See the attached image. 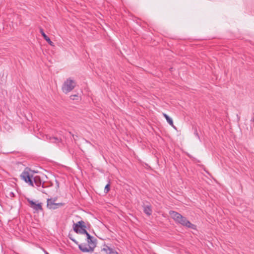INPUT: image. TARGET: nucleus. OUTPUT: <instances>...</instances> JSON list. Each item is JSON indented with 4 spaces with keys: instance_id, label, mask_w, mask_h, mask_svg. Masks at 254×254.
<instances>
[{
    "instance_id": "14",
    "label": "nucleus",
    "mask_w": 254,
    "mask_h": 254,
    "mask_svg": "<svg viewBox=\"0 0 254 254\" xmlns=\"http://www.w3.org/2000/svg\"><path fill=\"white\" fill-rule=\"evenodd\" d=\"M110 184H108L105 187L104 192L107 193L110 190Z\"/></svg>"
},
{
    "instance_id": "12",
    "label": "nucleus",
    "mask_w": 254,
    "mask_h": 254,
    "mask_svg": "<svg viewBox=\"0 0 254 254\" xmlns=\"http://www.w3.org/2000/svg\"><path fill=\"white\" fill-rule=\"evenodd\" d=\"M144 212L145 214H146L148 215H151V214L152 213V210L151 209L150 206L149 205L144 206Z\"/></svg>"
},
{
    "instance_id": "3",
    "label": "nucleus",
    "mask_w": 254,
    "mask_h": 254,
    "mask_svg": "<svg viewBox=\"0 0 254 254\" xmlns=\"http://www.w3.org/2000/svg\"><path fill=\"white\" fill-rule=\"evenodd\" d=\"M86 228V226H85V222L82 220L73 224V229L77 234H86L88 233L85 229Z\"/></svg>"
},
{
    "instance_id": "4",
    "label": "nucleus",
    "mask_w": 254,
    "mask_h": 254,
    "mask_svg": "<svg viewBox=\"0 0 254 254\" xmlns=\"http://www.w3.org/2000/svg\"><path fill=\"white\" fill-rule=\"evenodd\" d=\"M76 86V82L70 78L66 79L63 84L62 87L63 91L65 93H67L72 91Z\"/></svg>"
},
{
    "instance_id": "5",
    "label": "nucleus",
    "mask_w": 254,
    "mask_h": 254,
    "mask_svg": "<svg viewBox=\"0 0 254 254\" xmlns=\"http://www.w3.org/2000/svg\"><path fill=\"white\" fill-rule=\"evenodd\" d=\"M28 203H29L30 206L34 210L37 211H42L43 208L42 204V203L38 202V201H34L29 199H27Z\"/></svg>"
},
{
    "instance_id": "19",
    "label": "nucleus",
    "mask_w": 254,
    "mask_h": 254,
    "mask_svg": "<svg viewBox=\"0 0 254 254\" xmlns=\"http://www.w3.org/2000/svg\"><path fill=\"white\" fill-rule=\"evenodd\" d=\"M50 199H52L53 200V202H55L57 200V198L55 197V198H50Z\"/></svg>"
},
{
    "instance_id": "15",
    "label": "nucleus",
    "mask_w": 254,
    "mask_h": 254,
    "mask_svg": "<svg viewBox=\"0 0 254 254\" xmlns=\"http://www.w3.org/2000/svg\"><path fill=\"white\" fill-rule=\"evenodd\" d=\"M69 239L72 241L74 243H75L76 244H78V242L74 239H73L72 237H71V235H69L68 236Z\"/></svg>"
},
{
    "instance_id": "11",
    "label": "nucleus",
    "mask_w": 254,
    "mask_h": 254,
    "mask_svg": "<svg viewBox=\"0 0 254 254\" xmlns=\"http://www.w3.org/2000/svg\"><path fill=\"white\" fill-rule=\"evenodd\" d=\"M163 115L165 118L166 121L169 124V125H171L172 127H175V126L173 125V122L172 119L165 113H163Z\"/></svg>"
},
{
    "instance_id": "9",
    "label": "nucleus",
    "mask_w": 254,
    "mask_h": 254,
    "mask_svg": "<svg viewBox=\"0 0 254 254\" xmlns=\"http://www.w3.org/2000/svg\"><path fill=\"white\" fill-rule=\"evenodd\" d=\"M40 32L41 34V35L43 36L44 39L51 45V46H54L53 42H52V41L50 40V39L46 35V34L44 33V30L43 29L41 28L40 29Z\"/></svg>"
},
{
    "instance_id": "16",
    "label": "nucleus",
    "mask_w": 254,
    "mask_h": 254,
    "mask_svg": "<svg viewBox=\"0 0 254 254\" xmlns=\"http://www.w3.org/2000/svg\"><path fill=\"white\" fill-rule=\"evenodd\" d=\"M8 195L10 197H13L14 196V193L13 192H10Z\"/></svg>"
},
{
    "instance_id": "8",
    "label": "nucleus",
    "mask_w": 254,
    "mask_h": 254,
    "mask_svg": "<svg viewBox=\"0 0 254 254\" xmlns=\"http://www.w3.org/2000/svg\"><path fill=\"white\" fill-rule=\"evenodd\" d=\"M78 248L80 250V251H81L82 252H84V253H87V252L92 253L94 251L93 245H92L91 247H90L88 245H86L80 244V245H78Z\"/></svg>"
},
{
    "instance_id": "7",
    "label": "nucleus",
    "mask_w": 254,
    "mask_h": 254,
    "mask_svg": "<svg viewBox=\"0 0 254 254\" xmlns=\"http://www.w3.org/2000/svg\"><path fill=\"white\" fill-rule=\"evenodd\" d=\"M101 254H118L113 249L104 245L101 250Z\"/></svg>"
},
{
    "instance_id": "10",
    "label": "nucleus",
    "mask_w": 254,
    "mask_h": 254,
    "mask_svg": "<svg viewBox=\"0 0 254 254\" xmlns=\"http://www.w3.org/2000/svg\"><path fill=\"white\" fill-rule=\"evenodd\" d=\"M87 242L88 243V245L90 247H91L92 245L93 246V250H94V248L96 246V240L95 239H94V238L92 236L91 239L87 240Z\"/></svg>"
},
{
    "instance_id": "17",
    "label": "nucleus",
    "mask_w": 254,
    "mask_h": 254,
    "mask_svg": "<svg viewBox=\"0 0 254 254\" xmlns=\"http://www.w3.org/2000/svg\"><path fill=\"white\" fill-rule=\"evenodd\" d=\"M86 236H87V240L88 239H90L91 238V236H90V235L88 233L86 234Z\"/></svg>"
},
{
    "instance_id": "6",
    "label": "nucleus",
    "mask_w": 254,
    "mask_h": 254,
    "mask_svg": "<svg viewBox=\"0 0 254 254\" xmlns=\"http://www.w3.org/2000/svg\"><path fill=\"white\" fill-rule=\"evenodd\" d=\"M63 203H56L53 202V200L50 199H47V207L50 209H56L60 207L63 206Z\"/></svg>"
},
{
    "instance_id": "18",
    "label": "nucleus",
    "mask_w": 254,
    "mask_h": 254,
    "mask_svg": "<svg viewBox=\"0 0 254 254\" xmlns=\"http://www.w3.org/2000/svg\"><path fill=\"white\" fill-rule=\"evenodd\" d=\"M253 128H254V122H252L251 125V128L253 129Z\"/></svg>"
},
{
    "instance_id": "1",
    "label": "nucleus",
    "mask_w": 254,
    "mask_h": 254,
    "mask_svg": "<svg viewBox=\"0 0 254 254\" xmlns=\"http://www.w3.org/2000/svg\"><path fill=\"white\" fill-rule=\"evenodd\" d=\"M30 170L29 168H26L20 175L21 179L31 186H36L38 188V190L42 192L46 193L45 188L47 187L45 186V183H42L41 179L39 176H35L32 178V176H30Z\"/></svg>"
},
{
    "instance_id": "13",
    "label": "nucleus",
    "mask_w": 254,
    "mask_h": 254,
    "mask_svg": "<svg viewBox=\"0 0 254 254\" xmlns=\"http://www.w3.org/2000/svg\"><path fill=\"white\" fill-rule=\"evenodd\" d=\"M50 139L52 142H59L61 140L59 138L56 137H50Z\"/></svg>"
},
{
    "instance_id": "20",
    "label": "nucleus",
    "mask_w": 254,
    "mask_h": 254,
    "mask_svg": "<svg viewBox=\"0 0 254 254\" xmlns=\"http://www.w3.org/2000/svg\"><path fill=\"white\" fill-rule=\"evenodd\" d=\"M46 254H49L48 252H46Z\"/></svg>"
},
{
    "instance_id": "2",
    "label": "nucleus",
    "mask_w": 254,
    "mask_h": 254,
    "mask_svg": "<svg viewBox=\"0 0 254 254\" xmlns=\"http://www.w3.org/2000/svg\"><path fill=\"white\" fill-rule=\"evenodd\" d=\"M169 214L176 223H179L186 227L195 229V226L191 224L186 217L183 216L180 213L176 211H170Z\"/></svg>"
}]
</instances>
